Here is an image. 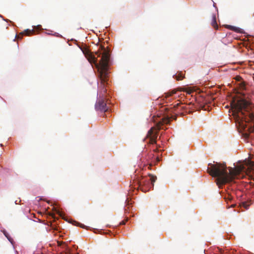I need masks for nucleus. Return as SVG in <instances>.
Returning a JSON list of instances; mask_svg holds the SVG:
<instances>
[{
	"label": "nucleus",
	"mask_w": 254,
	"mask_h": 254,
	"mask_svg": "<svg viewBox=\"0 0 254 254\" xmlns=\"http://www.w3.org/2000/svg\"><path fill=\"white\" fill-rule=\"evenodd\" d=\"M82 52L85 57L91 63H94L96 68H98L99 76L101 80V83L99 86L101 94L102 97L105 96L106 92L105 88L106 84H107L108 80V64L110 59L109 51L103 46H100L99 50L95 53L98 57L102 56L101 59L98 63V60L94 55H93L89 50L86 48L82 49Z\"/></svg>",
	"instance_id": "f257e3e1"
},
{
	"label": "nucleus",
	"mask_w": 254,
	"mask_h": 254,
	"mask_svg": "<svg viewBox=\"0 0 254 254\" xmlns=\"http://www.w3.org/2000/svg\"><path fill=\"white\" fill-rule=\"evenodd\" d=\"M207 173L213 177L216 178V182L219 188L232 182L239 175V171L232 167L227 168L225 163L216 162L209 164Z\"/></svg>",
	"instance_id": "f03ea898"
},
{
	"label": "nucleus",
	"mask_w": 254,
	"mask_h": 254,
	"mask_svg": "<svg viewBox=\"0 0 254 254\" xmlns=\"http://www.w3.org/2000/svg\"><path fill=\"white\" fill-rule=\"evenodd\" d=\"M233 111V115L243 120H246V117L249 116L250 118L253 119L254 116L249 113L250 107L248 101L245 99L233 100L231 103Z\"/></svg>",
	"instance_id": "7ed1b4c3"
},
{
	"label": "nucleus",
	"mask_w": 254,
	"mask_h": 254,
	"mask_svg": "<svg viewBox=\"0 0 254 254\" xmlns=\"http://www.w3.org/2000/svg\"><path fill=\"white\" fill-rule=\"evenodd\" d=\"M157 122L156 127H152L148 131L146 136V139H149L148 143L153 144L156 143V138L158 136V130L161 129V127L165 124H169L170 119L168 117H165Z\"/></svg>",
	"instance_id": "20e7f679"
},
{
	"label": "nucleus",
	"mask_w": 254,
	"mask_h": 254,
	"mask_svg": "<svg viewBox=\"0 0 254 254\" xmlns=\"http://www.w3.org/2000/svg\"><path fill=\"white\" fill-rule=\"evenodd\" d=\"M95 109L96 110H100L104 112L108 111L107 103L104 99H99L95 104Z\"/></svg>",
	"instance_id": "39448f33"
},
{
	"label": "nucleus",
	"mask_w": 254,
	"mask_h": 254,
	"mask_svg": "<svg viewBox=\"0 0 254 254\" xmlns=\"http://www.w3.org/2000/svg\"><path fill=\"white\" fill-rule=\"evenodd\" d=\"M35 33V30L33 29L29 30V29H26L24 30L23 32L20 33L19 34H17V41L19 39H21L22 38V37L24 35H27L29 36L31 34H33Z\"/></svg>",
	"instance_id": "423d86ee"
},
{
	"label": "nucleus",
	"mask_w": 254,
	"mask_h": 254,
	"mask_svg": "<svg viewBox=\"0 0 254 254\" xmlns=\"http://www.w3.org/2000/svg\"><path fill=\"white\" fill-rule=\"evenodd\" d=\"M211 25L212 26L215 28V29H218V26L216 22V18L215 14H213L212 16V21H211Z\"/></svg>",
	"instance_id": "0eeeda50"
},
{
	"label": "nucleus",
	"mask_w": 254,
	"mask_h": 254,
	"mask_svg": "<svg viewBox=\"0 0 254 254\" xmlns=\"http://www.w3.org/2000/svg\"><path fill=\"white\" fill-rule=\"evenodd\" d=\"M173 78H175L177 80H181L185 78V75L180 72L178 74H176L174 75Z\"/></svg>",
	"instance_id": "6e6552de"
},
{
	"label": "nucleus",
	"mask_w": 254,
	"mask_h": 254,
	"mask_svg": "<svg viewBox=\"0 0 254 254\" xmlns=\"http://www.w3.org/2000/svg\"><path fill=\"white\" fill-rule=\"evenodd\" d=\"M224 198L227 203H228L229 201L231 202L233 200V196L231 194L228 193L224 195Z\"/></svg>",
	"instance_id": "1a4fd4ad"
},
{
	"label": "nucleus",
	"mask_w": 254,
	"mask_h": 254,
	"mask_svg": "<svg viewBox=\"0 0 254 254\" xmlns=\"http://www.w3.org/2000/svg\"><path fill=\"white\" fill-rule=\"evenodd\" d=\"M228 28L230 30H233L235 32H236L237 33H242L243 32V30L241 28H239V27L229 25Z\"/></svg>",
	"instance_id": "9d476101"
},
{
	"label": "nucleus",
	"mask_w": 254,
	"mask_h": 254,
	"mask_svg": "<svg viewBox=\"0 0 254 254\" xmlns=\"http://www.w3.org/2000/svg\"><path fill=\"white\" fill-rule=\"evenodd\" d=\"M138 184H139V186L141 187L142 185L146 186L149 184V181L144 178H142V179L138 182Z\"/></svg>",
	"instance_id": "9b49d317"
},
{
	"label": "nucleus",
	"mask_w": 254,
	"mask_h": 254,
	"mask_svg": "<svg viewBox=\"0 0 254 254\" xmlns=\"http://www.w3.org/2000/svg\"><path fill=\"white\" fill-rule=\"evenodd\" d=\"M181 108V109H184L185 108V105L181 104V103H178L176 104H175L173 106V108H174L175 110H176L177 109H179V108Z\"/></svg>",
	"instance_id": "f8f14e48"
},
{
	"label": "nucleus",
	"mask_w": 254,
	"mask_h": 254,
	"mask_svg": "<svg viewBox=\"0 0 254 254\" xmlns=\"http://www.w3.org/2000/svg\"><path fill=\"white\" fill-rule=\"evenodd\" d=\"M148 176H149V177H150V180H150V181H151V182L152 186H153V185H154V183L155 182V181H156V180L157 178H156V176H153V175L150 174H149L148 175Z\"/></svg>",
	"instance_id": "ddd939ff"
},
{
	"label": "nucleus",
	"mask_w": 254,
	"mask_h": 254,
	"mask_svg": "<svg viewBox=\"0 0 254 254\" xmlns=\"http://www.w3.org/2000/svg\"><path fill=\"white\" fill-rule=\"evenodd\" d=\"M3 234L4 236L7 238V239L9 240V242L13 245L14 241L11 238V237L8 235L7 233L5 231H3Z\"/></svg>",
	"instance_id": "4468645a"
},
{
	"label": "nucleus",
	"mask_w": 254,
	"mask_h": 254,
	"mask_svg": "<svg viewBox=\"0 0 254 254\" xmlns=\"http://www.w3.org/2000/svg\"><path fill=\"white\" fill-rule=\"evenodd\" d=\"M241 206L247 209L249 208V204H248L246 202H243L241 203Z\"/></svg>",
	"instance_id": "2eb2a0df"
},
{
	"label": "nucleus",
	"mask_w": 254,
	"mask_h": 254,
	"mask_svg": "<svg viewBox=\"0 0 254 254\" xmlns=\"http://www.w3.org/2000/svg\"><path fill=\"white\" fill-rule=\"evenodd\" d=\"M176 93V90H173L172 91L166 93V94H167L166 95V97H169V96H171L172 95L175 94Z\"/></svg>",
	"instance_id": "dca6fc26"
},
{
	"label": "nucleus",
	"mask_w": 254,
	"mask_h": 254,
	"mask_svg": "<svg viewBox=\"0 0 254 254\" xmlns=\"http://www.w3.org/2000/svg\"><path fill=\"white\" fill-rule=\"evenodd\" d=\"M249 130L250 132H254V126L252 127H251L249 128Z\"/></svg>",
	"instance_id": "f3484780"
},
{
	"label": "nucleus",
	"mask_w": 254,
	"mask_h": 254,
	"mask_svg": "<svg viewBox=\"0 0 254 254\" xmlns=\"http://www.w3.org/2000/svg\"><path fill=\"white\" fill-rule=\"evenodd\" d=\"M128 220V218H127L126 220H123L120 223V225H125L126 223V222Z\"/></svg>",
	"instance_id": "a211bd4d"
},
{
	"label": "nucleus",
	"mask_w": 254,
	"mask_h": 254,
	"mask_svg": "<svg viewBox=\"0 0 254 254\" xmlns=\"http://www.w3.org/2000/svg\"><path fill=\"white\" fill-rule=\"evenodd\" d=\"M249 165H250L251 167H254V161H250Z\"/></svg>",
	"instance_id": "6ab92c4d"
},
{
	"label": "nucleus",
	"mask_w": 254,
	"mask_h": 254,
	"mask_svg": "<svg viewBox=\"0 0 254 254\" xmlns=\"http://www.w3.org/2000/svg\"><path fill=\"white\" fill-rule=\"evenodd\" d=\"M245 136L246 138H249L250 136V134L249 133H245Z\"/></svg>",
	"instance_id": "aec40b11"
},
{
	"label": "nucleus",
	"mask_w": 254,
	"mask_h": 254,
	"mask_svg": "<svg viewBox=\"0 0 254 254\" xmlns=\"http://www.w3.org/2000/svg\"><path fill=\"white\" fill-rule=\"evenodd\" d=\"M241 87L242 89H244L245 88V84H242L241 86Z\"/></svg>",
	"instance_id": "412c9836"
},
{
	"label": "nucleus",
	"mask_w": 254,
	"mask_h": 254,
	"mask_svg": "<svg viewBox=\"0 0 254 254\" xmlns=\"http://www.w3.org/2000/svg\"><path fill=\"white\" fill-rule=\"evenodd\" d=\"M231 207H234L235 206V204H231Z\"/></svg>",
	"instance_id": "4be33fe9"
},
{
	"label": "nucleus",
	"mask_w": 254,
	"mask_h": 254,
	"mask_svg": "<svg viewBox=\"0 0 254 254\" xmlns=\"http://www.w3.org/2000/svg\"><path fill=\"white\" fill-rule=\"evenodd\" d=\"M80 227L82 228H84V226L82 224L80 225Z\"/></svg>",
	"instance_id": "5701e85b"
},
{
	"label": "nucleus",
	"mask_w": 254,
	"mask_h": 254,
	"mask_svg": "<svg viewBox=\"0 0 254 254\" xmlns=\"http://www.w3.org/2000/svg\"><path fill=\"white\" fill-rule=\"evenodd\" d=\"M188 93H189V94H190L191 93V91H188Z\"/></svg>",
	"instance_id": "b1692460"
},
{
	"label": "nucleus",
	"mask_w": 254,
	"mask_h": 254,
	"mask_svg": "<svg viewBox=\"0 0 254 254\" xmlns=\"http://www.w3.org/2000/svg\"><path fill=\"white\" fill-rule=\"evenodd\" d=\"M157 149H155L154 150V151H156Z\"/></svg>",
	"instance_id": "393cba45"
},
{
	"label": "nucleus",
	"mask_w": 254,
	"mask_h": 254,
	"mask_svg": "<svg viewBox=\"0 0 254 254\" xmlns=\"http://www.w3.org/2000/svg\"><path fill=\"white\" fill-rule=\"evenodd\" d=\"M16 37L15 36V38H14V41L16 40Z\"/></svg>",
	"instance_id": "a878e982"
}]
</instances>
